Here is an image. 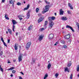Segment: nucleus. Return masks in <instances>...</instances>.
I'll list each match as a JSON object with an SVG mask.
<instances>
[{
	"instance_id": "1",
	"label": "nucleus",
	"mask_w": 79,
	"mask_h": 79,
	"mask_svg": "<svg viewBox=\"0 0 79 79\" xmlns=\"http://www.w3.org/2000/svg\"><path fill=\"white\" fill-rule=\"evenodd\" d=\"M54 23H53V22H49V29H52V27L53 26V24Z\"/></svg>"
},
{
	"instance_id": "2",
	"label": "nucleus",
	"mask_w": 79,
	"mask_h": 79,
	"mask_svg": "<svg viewBox=\"0 0 79 79\" xmlns=\"http://www.w3.org/2000/svg\"><path fill=\"white\" fill-rule=\"evenodd\" d=\"M43 38H44V35H41L39 36L38 40L39 41H41V40H43Z\"/></svg>"
},
{
	"instance_id": "3",
	"label": "nucleus",
	"mask_w": 79,
	"mask_h": 79,
	"mask_svg": "<svg viewBox=\"0 0 79 79\" xmlns=\"http://www.w3.org/2000/svg\"><path fill=\"white\" fill-rule=\"evenodd\" d=\"M31 43L30 42H29L27 43L26 46V47L27 49H29V47H30V46H31Z\"/></svg>"
},
{
	"instance_id": "4",
	"label": "nucleus",
	"mask_w": 79,
	"mask_h": 79,
	"mask_svg": "<svg viewBox=\"0 0 79 79\" xmlns=\"http://www.w3.org/2000/svg\"><path fill=\"white\" fill-rule=\"evenodd\" d=\"M66 28H68L69 29H70L73 31V32H74V29H73V27H72L70 26L69 25H67L66 26Z\"/></svg>"
},
{
	"instance_id": "5",
	"label": "nucleus",
	"mask_w": 79,
	"mask_h": 79,
	"mask_svg": "<svg viewBox=\"0 0 79 79\" xmlns=\"http://www.w3.org/2000/svg\"><path fill=\"white\" fill-rule=\"evenodd\" d=\"M64 37L66 39H69V38L71 37V35H70L69 34L68 35L64 36Z\"/></svg>"
},
{
	"instance_id": "6",
	"label": "nucleus",
	"mask_w": 79,
	"mask_h": 79,
	"mask_svg": "<svg viewBox=\"0 0 79 79\" xmlns=\"http://www.w3.org/2000/svg\"><path fill=\"white\" fill-rule=\"evenodd\" d=\"M54 35L53 34H50L49 36V39H52L53 38Z\"/></svg>"
},
{
	"instance_id": "7",
	"label": "nucleus",
	"mask_w": 79,
	"mask_h": 79,
	"mask_svg": "<svg viewBox=\"0 0 79 79\" xmlns=\"http://www.w3.org/2000/svg\"><path fill=\"white\" fill-rule=\"evenodd\" d=\"M44 10H45V11H48V10H49V6H48V5L46 6H45V9H44Z\"/></svg>"
},
{
	"instance_id": "8",
	"label": "nucleus",
	"mask_w": 79,
	"mask_h": 79,
	"mask_svg": "<svg viewBox=\"0 0 79 79\" xmlns=\"http://www.w3.org/2000/svg\"><path fill=\"white\" fill-rule=\"evenodd\" d=\"M63 13H64V11L62 10V9H60V15H63Z\"/></svg>"
},
{
	"instance_id": "9",
	"label": "nucleus",
	"mask_w": 79,
	"mask_h": 79,
	"mask_svg": "<svg viewBox=\"0 0 79 79\" xmlns=\"http://www.w3.org/2000/svg\"><path fill=\"white\" fill-rule=\"evenodd\" d=\"M43 19H44V18H40V19L38 20V23H40L41 21H42Z\"/></svg>"
},
{
	"instance_id": "10",
	"label": "nucleus",
	"mask_w": 79,
	"mask_h": 79,
	"mask_svg": "<svg viewBox=\"0 0 79 79\" xmlns=\"http://www.w3.org/2000/svg\"><path fill=\"white\" fill-rule=\"evenodd\" d=\"M61 19L63 21H66L67 20V18L66 17H62L61 18Z\"/></svg>"
},
{
	"instance_id": "11",
	"label": "nucleus",
	"mask_w": 79,
	"mask_h": 79,
	"mask_svg": "<svg viewBox=\"0 0 79 79\" xmlns=\"http://www.w3.org/2000/svg\"><path fill=\"white\" fill-rule=\"evenodd\" d=\"M19 62L21 61L22 60V56H19Z\"/></svg>"
},
{
	"instance_id": "12",
	"label": "nucleus",
	"mask_w": 79,
	"mask_h": 79,
	"mask_svg": "<svg viewBox=\"0 0 79 79\" xmlns=\"http://www.w3.org/2000/svg\"><path fill=\"white\" fill-rule=\"evenodd\" d=\"M30 13V12H29V11H28L27 12V19H29V17H30V15L29 14Z\"/></svg>"
},
{
	"instance_id": "13",
	"label": "nucleus",
	"mask_w": 79,
	"mask_h": 79,
	"mask_svg": "<svg viewBox=\"0 0 79 79\" xmlns=\"http://www.w3.org/2000/svg\"><path fill=\"white\" fill-rule=\"evenodd\" d=\"M33 27V26H32V25L30 26L28 28V30H29V31H31V30H32Z\"/></svg>"
},
{
	"instance_id": "14",
	"label": "nucleus",
	"mask_w": 79,
	"mask_h": 79,
	"mask_svg": "<svg viewBox=\"0 0 79 79\" xmlns=\"http://www.w3.org/2000/svg\"><path fill=\"white\" fill-rule=\"evenodd\" d=\"M12 21L14 25H15V24H17V22H16V21L15 20H12Z\"/></svg>"
},
{
	"instance_id": "15",
	"label": "nucleus",
	"mask_w": 79,
	"mask_h": 79,
	"mask_svg": "<svg viewBox=\"0 0 79 79\" xmlns=\"http://www.w3.org/2000/svg\"><path fill=\"white\" fill-rule=\"evenodd\" d=\"M29 6H30V5H29V4L28 5L27 7L24 8V10H28V9H29Z\"/></svg>"
},
{
	"instance_id": "16",
	"label": "nucleus",
	"mask_w": 79,
	"mask_h": 79,
	"mask_svg": "<svg viewBox=\"0 0 79 79\" xmlns=\"http://www.w3.org/2000/svg\"><path fill=\"white\" fill-rule=\"evenodd\" d=\"M47 24H48V21H45L44 22V27H46L45 29H46V26L47 25Z\"/></svg>"
},
{
	"instance_id": "17",
	"label": "nucleus",
	"mask_w": 79,
	"mask_h": 79,
	"mask_svg": "<svg viewBox=\"0 0 79 79\" xmlns=\"http://www.w3.org/2000/svg\"><path fill=\"white\" fill-rule=\"evenodd\" d=\"M15 68L14 67H11L9 69H7L8 71H10V70H13V69H15Z\"/></svg>"
},
{
	"instance_id": "18",
	"label": "nucleus",
	"mask_w": 79,
	"mask_h": 79,
	"mask_svg": "<svg viewBox=\"0 0 79 79\" xmlns=\"http://www.w3.org/2000/svg\"><path fill=\"white\" fill-rule=\"evenodd\" d=\"M50 67H51V64L50 63H49L48 64V69H50Z\"/></svg>"
},
{
	"instance_id": "19",
	"label": "nucleus",
	"mask_w": 79,
	"mask_h": 79,
	"mask_svg": "<svg viewBox=\"0 0 79 79\" xmlns=\"http://www.w3.org/2000/svg\"><path fill=\"white\" fill-rule=\"evenodd\" d=\"M14 47L15 50H18V46H16V44H15Z\"/></svg>"
},
{
	"instance_id": "20",
	"label": "nucleus",
	"mask_w": 79,
	"mask_h": 79,
	"mask_svg": "<svg viewBox=\"0 0 79 79\" xmlns=\"http://www.w3.org/2000/svg\"><path fill=\"white\" fill-rule=\"evenodd\" d=\"M48 21H50V22H52V17H49L48 18Z\"/></svg>"
},
{
	"instance_id": "21",
	"label": "nucleus",
	"mask_w": 79,
	"mask_h": 79,
	"mask_svg": "<svg viewBox=\"0 0 79 79\" xmlns=\"http://www.w3.org/2000/svg\"><path fill=\"white\" fill-rule=\"evenodd\" d=\"M69 69L68 67H65V71L66 72V71H67L68 73H69Z\"/></svg>"
},
{
	"instance_id": "22",
	"label": "nucleus",
	"mask_w": 79,
	"mask_h": 79,
	"mask_svg": "<svg viewBox=\"0 0 79 79\" xmlns=\"http://www.w3.org/2000/svg\"><path fill=\"white\" fill-rule=\"evenodd\" d=\"M8 15L6 14L5 15V18H6V19L8 20V19H9V18L8 17Z\"/></svg>"
},
{
	"instance_id": "23",
	"label": "nucleus",
	"mask_w": 79,
	"mask_h": 79,
	"mask_svg": "<svg viewBox=\"0 0 79 79\" xmlns=\"http://www.w3.org/2000/svg\"><path fill=\"white\" fill-rule=\"evenodd\" d=\"M71 65V62H69L68 64H67V66L68 67H70Z\"/></svg>"
},
{
	"instance_id": "24",
	"label": "nucleus",
	"mask_w": 79,
	"mask_h": 79,
	"mask_svg": "<svg viewBox=\"0 0 79 79\" xmlns=\"http://www.w3.org/2000/svg\"><path fill=\"white\" fill-rule=\"evenodd\" d=\"M60 42L61 43V44H65V41L62 40L60 41Z\"/></svg>"
},
{
	"instance_id": "25",
	"label": "nucleus",
	"mask_w": 79,
	"mask_h": 79,
	"mask_svg": "<svg viewBox=\"0 0 79 79\" xmlns=\"http://www.w3.org/2000/svg\"><path fill=\"white\" fill-rule=\"evenodd\" d=\"M48 77V75L47 74H46L44 77V79H46V78Z\"/></svg>"
},
{
	"instance_id": "26",
	"label": "nucleus",
	"mask_w": 79,
	"mask_h": 79,
	"mask_svg": "<svg viewBox=\"0 0 79 79\" xmlns=\"http://www.w3.org/2000/svg\"><path fill=\"white\" fill-rule=\"evenodd\" d=\"M44 28H42L40 29V31H42L44 30Z\"/></svg>"
},
{
	"instance_id": "27",
	"label": "nucleus",
	"mask_w": 79,
	"mask_h": 79,
	"mask_svg": "<svg viewBox=\"0 0 79 79\" xmlns=\"http://www.w3.org/2000/svg\"><path fill=\"white\" fill-rule=\"evenodd\" d=\"M8 32L10 33V34H11V30L10 29H8Z\"/></svg>"
},
{
	"instance_id": "28",
	"label": "nucleus",
	"mask_w": 79,
	"mask_h": 79,
	"mask_svg": "<svg viewBox=\"0 0 79 79\" xmlns=\"http://www.w3.org/2000/svg\"><path fill=\"white\" fill-rule=\"evenodd\" d=\"M59 74L58 73H56L55 75V76L56 77V78L58 76V75Z\"/></svg>"
},
{
	"instance_id": "29",
	"label": "nucleus",
	"mask_w": 79,
	"mask_h": 79,
	"mask_svg": "<svg viewBox=\"0 0 79 79\" xmlns=\"http://www.w3.org/2000/svg\"><path fill=\"white\" fill-rule=\"evenodd\" d=\"M70 79H73V74H71L70 76Z\"/></svg>"
},
{
	"instance_id": "30",
	"label": "nucleus",
	"mask_w": 79,
	"mask_h": 79,
	"mask_svg": "<svg viewBox=\"0 0 79 79\" xmlns=\"http://www.w3.org/2000/svg\"><path fill=\"white\" fill-rule=\"evenodd\" d=\"M46 12H47V11H46V10H44V11H42V13L43 14H44V13H45Z\"/></svg>"
},
{
	"instance_id": "31",
	"label": "nucleus",
	"mask_w": 79,
	"mask_h": 79,
	"mask_svg": "<svg viewBox=\"0 0 79 79\" xmlns=\"http://www.w3.org/2000/svg\"><path fill=\"white\" fill-rule=\"evenodd\" d=\"M52 20H54L55 19V17L52 16L51 17Z\"/></svg>"
},
{
	"instance_id": "32",
	"label": "nucleus",
	"mask_w": 79,
	"mask_h": 79,
	"mask_svg": "<svg viewBox=\"0 0 79 79\" xmlns=\"http://www.w3.org/2000/svg\"><path fill=\"white\" fill-rule=\"evenodd\" d=\"M77 71H79V65L77 67Z\"/></svg>"
},
{
	"instance_id": "33",
	"label": "nucleus",
	"mask_w": 79,
	"mask_h": 79,
	"mask_svg": "<svg viewBox=\"0 0 79 79\" xmlns=\"http://www.w3.org/2000/svg\"><path fill=\"white\" fill-rule=\"evenodd\" d=\"M3 44L5 46V47H7V45H6V43H5L4 41L3 42Z\"/></svg>"
},
{
	"instance_id": "34",
	"label": "nucleus",
	"mask_w": 79,
	"mask_h": 79,
	"mask_svg": "<svg viewBox=\"0 0 79 79\" xmlns=\"http://www.w3.org/2000/svg\"><path fill=\"white\" fill-rule=\"evenodd\" d=\"M33 62L35 63V59H34L33 58Z\"/></svg>"
},
{
	"instance_id": "35",
	"label": "nucleus",
	"mask_w": 79,
	"mask_h": 79,
	"mask_svg": "<svg viewBox=\"0 0 79 79\" xmlns=\"http://www.w3.org/2000/svg\"><path fill=\"white\" fill-rule=\"evenodd\" d=\"M0 70L1 71H2V72H3V68H0Z\"/></svg>"
},
{
	"instance_id": "36",
	"label": "nucleus",
	"mask_w": 79,
	"mask_h": 79,
	"mask_svg": "<svg viewBox=\"0 0 79 79\" xmlns=\"http://www.w3.org/2000/svg\"><path fill=\"white\" fill-rule=\"evenodd\" d=\"M39 8H36V12H39Z\"/></svg>"
},
{
	"instance_id": "37",
	"label": "nucleus",
	"mask_w": 79,
	"mask_h": 79,
	"mask_svg": "<svg viewBox=\"0 0 79 79\" xmlns=\"http://www.w3.org/2000/svg\"><path fill=\"white\" fill-rule=\"evenodd\" d=\"M17 5H21V4L20 2H18L17 3Z\"/></svg>"
},
{
	"instance_id": "38",
	"label": "nucleus",
	"mask_w": 79,
	"mask_h": 79,
	"mask_svg": "<svg viewBox=\"0 0 79 79\" xmlns=\"http://www.w3.org/2000/svg\"><path fill=\"white\" fill-rule=\"evenodd\" d=\"M9 2H10V3L12 4L13 3V1H12V0H10L9 1Z\"/></svg>"
},
{
	"instance_id": "39",
	"label": "nucleus",
	"mask_w": 79,
	"mask_h": 79,
	"mask_svg": "<svg viewBox=\"0 0 79 79\" xmlns=\"http://www.w3.org/2000/svg\"><path fill=\"white\" fill-rule=\"evenodd\" d=\"M3 54V52L1 51L0 53V56H2V55Z\"/></svg>"
},
{
	"instance_id": "40",
	"label": "nucleus",
	"mask_w": 79,
	"mask_h": 79,
	"mask_svg": "<svg viewBox=\"0 0 79 79\" xmlns=\"http://www.w3.org/2000/svg\"><path fill=\"white\" fill-rule=\"evenodd\" d=\"M63 47L64 48H67V46H66L65 45L63 46Z\"/></svg>"
},
{
	"instance_id": "41",
	"label": "nucleus",
	"mask_w": 79,
	"mask_h": 79,
	"mask_svg": "<svg viewBox=\"0 0 79 79\" xmlns=\"http://www.w3.org/2000/svg\"><path fill=\"white\" fill-rule=\"evenodd\" d=\"M15 73H16V70H14L12 71L13 74H15Z\"/></svg>"
},
{
	"instance_id": "42",
	"label": "nucleus",
	"mask_w": 79,
	"mask_h": 79,
	"mask_svg": "<svg viewBox=\"0 0 79 79\" xmlns=\"http://www.w3.org/2000/svg\"><path fill=\"white\" fill-rule=\"evenodd\" d=\"M72 6V5L70 3H69V7H70V6Z\"/></svg>"
},
{
	"instance_id": "43",
	"label": "nucleus",
	"mask_w": 79,
	"mask_h": 79,
	"mask_svg": "<svg viewBox=\"0 0 79 79\" xmlns=\"http://www.w3.org/2000/svg\"><path fill=\"white\" fill-rule=\"evenodd\" d=\"M69 7L71 10H73V6H72Z\"/></svg>"
},
{
	"instance_id": "44",
	"label": "nucleus",
	"mask_w": 79,
	"mask_h": 79,
	"mask_svg": "<svg viewBox=\"0 0 79 79\" xmlns=\"http://www.w3.org/2000/svg\"><path fill=\"white\" fill-rule=\"evenodd\" d=\"M67 12L68 13V14H71V12H70V11L69 10H68Z\"/></svg>"
},
{
	"instance_id": "45",
	"label": "nucleus",
	"mask_w": 79,
	"mask_h": 79,
	"mask_svg": "<svg viewBox=\"0 0 79 79\" xmlns=\"http://www.w3.org/2000/svg\"><path fill=\"white\" fill-rule=\"evenodd\" d=\"M76 24H77V27H78L79 26V23H76Z\"/></svg>"
},
{
	"instance_id": "46",
	"label": "nucleus",
	"mask_w": 79,
	"mask_h": 79,
	"mask_svg": "<svg viewBox=\"0 0 79 79\" xmlns=\"http://www.w3.org/2000/svg\"><path fill=\"white\" fill-rule=\"evenodd\" d=\"M58 44V42H57L55 44H54V45H55V46L57 44Z\"/></svg>"
},
{
	"instance_id": "47",
	"label": "nucleus",
	"mask_w": 79,
	"mask_h": 79,
	"mask_svg": "<svg viewBox=\"0 0 79 79\" xmlns=\"http://www.w3.org/2000/svg\"><path fill=\"white\" fill-rule=\"evenodd\" d=\"M1 40L3 42H4V40H3V38H1Z\"/></svg>"
},
{
	"instance_id": "48",
	"label": "nucleus",
	"mask_w": 79,
	"mask_h": 79,
	"mask_svg": "<svg viewBox=\"0 0 79 79\" xmlns=\"http://www.w3.org/2000/svg\"><path fill=\"white\" fill-rule=\"evenodd\" d=\"M15 25H13V29H15Z\"/></svg>"
},
{
	"instance_id": "49",
	"label": "nucleus",
	"mask_w": 79,
	"mask_h": 79,
	"mask_svg": "<svg viewBox=\"0 0 79 79\" xmlns=\"http://www.w3.org/2000/svg\"><path fill=\"white\" fill-rule=\"evenodd\" d=\"M19 79H23V78L21 77V76L19 77Z\"/></svg>"
},
{
	"instance_id": "50",
	"label": "nucleus",
	"mask_w": 79,
	"mask_h": 79,
	"mask_svg": "<svg viewBox=\"0 0 79 79\" xmlns=\"http://www.w3.org/2000/svg\"><path fill=\"white\" fill-rule=\"evenodd\" d=\"M20 20H22V19H23V18H19Z\"/></svg>"
},
{
	"instance_id": "51",
	"label": "nucleus",
	"mask_w": 79,
	"mask_h": 79,
	"mask_svg": "<svg viewBox=\"0 0 79 79\" xmlns=\"http://www.w3.org/2000/svg\"><path fill=\"white\" fill-rule=\"evenodd\" d=\"M5 0H2V3H4V2H5Z\"/></svg>"
},
{
	"instance_id": "52",
	"label": "nucleus",
	"mask_w": 79,
	"mask_h": 79,
	"mask_svg": "<svg viewBox=\"0 0 79 79\" xmlns=\"http://www.w3.org/2000/svg\"><path fill=\"white\" fill-rule=\"evenodd\" d=\"M46 3H47L48 4H49V3H50V2H47L46 1Z\"/></svg>"
},
{
	"instance_id": "53",
	"label": "nucleus",
	"mask_w": 79,
	"mask_h": 79,
	"mask_svg": "<svg viewBox=\"0 0 79 79\" xmlns=\"http://www.w3.org/2000/svg\"><path fill=\"white\" fill-rule=\"evenodd\" d=\"M20 73H21V74H22V75H24V73H23L22 72H21Z\"/></svg>"
},
{
	"instance_id": "54",
	"label": "nucleus",
	"mask_w": 79,
	"mask_h": 79,
	"mask_svg": "<svg viewBox=\"0 0 79 79\" xmlns=\"http://www.w3.org/2000/svg\"><path fill=\"white\" fill-rule=\"evenodd\" d=\"M18 33H16V36H18Z\"/></svg>"
},
{
	"instance_id": "55",
	"label": "nucleus",
	"mask_w": 79,
	"mask_h": 79,
	"mask_svg": "<svg viewBox=\"0 0 79 79\" xmlns=\"http://www.w3.org/2000/svg\"><path fill=\"white\" fill-rule=\"evenodd\" d=\"M7 43H10V40H8V42Z\"/></svg>"
},
{
	"instance_id": "56",
	"label": "nucleus",
	"mask_w": 79,
	"mask_h": 79,
	"mask_svg": "<svg viewBox=\"0 0 79 79\" xmlns=\"http://www.w3.org/2000/svg\"><path fill=\"white\" fill-rule=\"evenodd\" d=\"M10 76H11V77H13V74H11L10 75Z\"/></svg>"
},
{
	"instance_id": "57",
	"label": "nucleus",
	"mask_w": 79,
	"mask_h": 79,
	"mask_svg": "<svg viewBox=\"0 0 79 79\" xmlns=\"http://www.w3.org/2000/svg\"><path fill=\"white\" fill-rule=\"evenodd\" d=\"M19 17H22V15H19Z\"/></svg>"
},
{
	"instance_id": "58",
	"label": "nucleus",
	"mask_w": 79,
	"mask_h": 79,
	"mask_svg": "<svg viewBox=\"0 0 79 79\" xmlns=\"http://www.w3.org/2000/svg\"><path fill=\"white\" fill-rule=\"evenodd\" d=\"M71 39H69V42H71Z\"/></svg>"
},
{
	"instance_id": "59",
	"label": "nucleus",
	"mask_w": 79,
	"mask_h": 79,
	"mask_svg": "<svg viewBox=\"0 0 79 79\" xmlns=\"http://www.w3.org/2000/svg\"><path fill=\"white\" fill-rule=\"evenodd\" d=\"M8 63H11V62H10V61H8V62H7Z\"/></svg>"
},
{
	"instance_id": "60",
	"label": "nucleus",
	"mask_w": 79,
	"mask_h": 79,
	"mask_svg": "<svg viewBox=\"0 0 79 79\" xmlns=\"http://www.w3.org/2000/svg\"><path fill=\"white\" fill-rule=\"evenodd\" d=\"M54 14H55V15L56 16V13H54Z\"/></svg>"
},
{
	"instance_id": "61",
	"label": "nucleus",
	"mask_w": 79,
	"mask_h": 79,
	"mask_svg": "<svg viewBox=\"0 0 79 79\" xmlns=\"http://www.w3.org/2000/svg\"><path fill=\"white\" fill-rule=\"evenodd\" d=\"M78 27V30L79 31V26L78 27Z\"/></svg>"
},
{
	"instance_id": "62",
	"label": "nucleus",
	"mask_w": 79,
	"mask_h": 79,
	"mask_svg": "<svg viewBox=\"0 0 79 79\" xmlns=\"http://www.w3.org/2000/svg\"><path fill=\"white\" fill-rule=\"evenodd\" d=\"M13 31H15V30L14 29V28H13Z\"/></svg>"
},
{
	"instance_id": "63",
	"label": "nucleus",
	"mask_w": 79,
	"mask_h": 79,
	"mask_svg": "<svg viewBox=\"0 0 79 79\" xmlns=\"http://www.w3.org/2000/svg\"><path fill=\"white\" fill-rule=\"evenodd\" d=\"M23 3H24V4H25V3H26V2H23Z\"/></svg>"
},
{
	"instance_id": "64",
	"label": "nucleus",
	"mask_w": 79,
	"mask_h": 79,
	"mask_svg": "<svg viewBox=\"0 0 79 79\" xmlns=\"http://www.w3.org/2000/svg\"><path fill=\"white\" fill-rule=\"evenodd\" d=\"M6 34H8V31H6Z\"/></svg>"
}]
</instances>
